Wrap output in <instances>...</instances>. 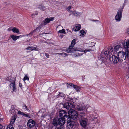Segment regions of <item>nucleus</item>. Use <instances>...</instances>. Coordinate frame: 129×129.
<instances>
[{"mask_svg":"<svg viewBox=\"0 0 129 129\" xmlns=\"http://www.w3.org/2000/svg\"><path fill=\"white\" fill-rule=\"evenodd\" d=\"M63 106L64 108L69 110L72 109L71 108L73 107V105L72 104L68 102H66L64 103L63 105Z\"/></svg>","mask_w":129,"mask_h":129,"instance_id":"obj_13","label":"nucleus"},{"mask_svg":"<svg viewBox=\"0 0 129 129\" xmlns=\"http://www.w3.org/2000/svg\"><path fill=\"white\" fill-rule=\"evenodd\" d=\"M83 54H79L78 53H76V54L75 53L74 54V55H75V57H77L80 56L82 55Z\"/></svg>","mask_w":129,"mask_h":129,"instance_id":"obj_27","label":"nucleus"},{"mask_svg":"<svg viewBox=\"0 0 129 129\" xmlns=\"http://www.w3.org/2000/svg\"><path fill=\"white\" fill-rule=\"evenodd\" d=\"M127 33L128 34H129V29H127Z\"/></svg>","mask_w":129,"mask_h":129,"instance_id":"obj_51","label":"nucleus"},{"mask_svg":"<svg viewBox=\"0 0 129 129\" xmlns=\"http://www.w3.org/2000/svg\"><path fill=\"white\" fill-rule=\"evenodd\" d=\"M81 27V26L80 25H76L74 26L73 30L75 31H78L80 30Z\"/></svg>","mask_w":129,"mask_h":129,"instance_id":"obj_16","label":"nucleus"},{"mask_svg":"<svg viewBox=\"0 0 129 129\" xmlns=\"http://www.w3.org/2000/svg\"><path fill=\"white\" fill-rule=\"evenodd\" d=\"M92 45H93V46L95 45V43H94L93 42H92Z\"/></svg>","mask_w":129,"mask_h":129,"instance_id":"obj_52","label":"nucleus"},{"mask_svg":"<svg viewBox=\"0 0 129 129\" xmlns=\"http://www.w3.org/2000/svg\"><path fill=\"white\" fill-rule=\"evenodd\" d=\"M66 127L68 129H74L75 128V122L70 120H68L67 122Z\"/></svg>","mask_w":129,"mask_h":129,"instance_id":"obj_8","label":"nucleus"},{"mask_svg":"<svg viewBox=\"0 0 129 129\" xmlns=\"http://www.w3.org/2000/svg\"><path fill=\"white\" fill-rule=\"evenodd\" d=\"M75 109H76L78 111H82L81 112H79V113L80 114V113L84 112L85 113L86 112V110H87V109H86L85 107L82 104H80L76 106L75 107Z\"/></svg>","mask_w":129,"mask_h":129,"instance_id":"obj_9","label":"nucleus"},{"mask_svg":"<svg viewBox=\"0 0 129 129\" xmlns=\"http://www.w3.org/2000/svg\"><path fill=\"white\" fill-rule=\"evenodd\" d=\"M71 84H72V83H67V87L69 88L70 86H71Z\"/></svg>","mask_w":129,"mask_h":129,"instance_id":"obj_37","label":"nucleus"},{"mask_svg":"<svg viewBox=\"0 0 129 129\" xmlns=\"http://www.w3.org/2000/svg\"><path fill=\"white\" fill-rule=\"evenodd\" d=\"M20 36H16L14 35H12L10 36L11 38L14 41L16 40L17 39H19Z\"/></svg>","mask_w":129,"mask_h":129,"instance_id":"obj_19","label":"nucleus"},{"mask_svg":"<svg viewBox=\"0 0 129 129\" xmlns=\"http://www.w3.org/2000/svg\"><path fill=\"white\" fill-rule=\"evenodd\" d=\"M6 129H14V127L12 124H10L7 126Z\"/></svg>","mask_w":129,"mask_h":129,"instance_id":"obj_26","label":"nucleus"},{"mask_svg":"<svg viewBox=\"0 0 129 129\" xmlns=\"http://www.w3.org/2000/svg\"><path fill=\"white\" fill-rule=\"evenodd\" d=\"M10 87H12L13 88V90L14 91H15L16 90V88L15 87V85L14 83H12L10 84Z\"/></svg>","mask_w":129,"mask_h":129,"instance_id":"obj_22","label":"nucleus"},{"mask_svg":"<svg viewBox=\"0 0 129 129\" xmlns=\"http://www.w3.org/2000/svg\"><path fill=\"white\" fill-rule=\"evenodd\" d=\"M109 60L111 62H112L114 64L117 63L119 62V60L118 57L114 55H112L110 58Z\"/></svg>","mask_w":129,"mask_h":129,"instance_id":"obj_11","label":"nucleus"},{"mask_svg":"<svg viewBox=\"0 0 129 129\" xmlns=\"http://www.w3.org/2000/svg\"><path fill=\"white\" fill-rule=\"evenodd\" d=\"M63 33L64 34H66V32L65 31V30L64 29H63L62 30H59L58 32V33Z\"/></svg>","mask_w":129,"mask_h":129,"instance_id":"obj_31","label":"nucleus"},{"mask_svg":"<svg viewBox=\"0 0 129 129\" xmlns=\"http://www.w3.org/2000/svg\"><path fill=\"white\" fill-rule=\"evenodd\" d=\"M57 129H65V127L63 126H60L57 128Z\"/></svg>","mask_w":129,"mask_h":129,"instance_id":"obj_34","label":"nucleus"},{"mask_svg":"<svg viewBox=\"0 0 129 129\" xmlns=\"http://www.w3.org/2000/svg\"><path fill=\"white\" fill-rule=\"evenodd\" d=\"M80 113V116L81 118V119L80 121V124L82 127H85L86 126L87 121V120L86 118L84 117L85 116V113L84 112H81Z\"/></svg>","mask_w":129,"mask_h":129,"instance_id":"obj_4","label":"nucleus"},{"mask_svg":"<svg viewBox=\"0 0 129 129\" xmlns=\"http://www.w3.org/2000/svg\"><path fill=\"white\" fill-rule=\"evenodd\" d=\"M18 114H19L20 115H23V113H24L22 112H21L20 111H18Z\"/></svg>","mask_w":129,"mask_h":129,"instance_id":"obj_36","label":"nucleus"},{"mask_svg":"<svg viewBox=\"0 0 129 129\" xmlns=\"http://www.w3.org/2000/svg\"><path fill=\"white\" fill-rule=\"evenodd\" d=\"M70 12H72V14L76 16H80L81 15L80 13L79 12H77L76 11L72 12L71 11Z\"/></svg>","mask_w":129,"mask_h":129,"instance_id":"obj_23","label":"nucleus"},{"mask_svg":"<svg viewBox=\"0 0 129 129\" xmlns=\"http://www.w3.org/2000/svg\"><path fill=\"white\" fill-rule=\"evenodd\" d=\"M19 86L20 87H21V88L22 87V84L21 83H19Z\"/></svg>","mask_w":129,"mask_h":129,"instance_id":"obj_49","label":"nucleus"},{"mask_svg":"<svg viewBox=\"0 0 129 129\" xmlns=\"http://www.w3.org/2000/svg\"><path fill=\"white\" fill-rule=\"evenodd\" d=\"M59 37L61 38H62L63 37V35H60Z\"/></svg>","mask_w":129,"mask_h":129,"instance_id":"obj_50","label":"nucleus"},{"mask_svg":"<svg viewBox=\"0 0 129 129\" xmlns=\"http://www.w3.org/2000/svg\"><path fill=\"white\" fill-rule=\"evenodd\" d=\"M26 80L28 81L29 80V78L27 76L25 75L24 78L23 80L25 81Z\"/></svg>","mask_w":129,"mask_h":129,"instance_id":"obj_30","label":"nucleus"},{"mask_svg":"<svg viewBox=\"0 0 129 129\" xmlns=\"http://www.w3.org/2000/svg\"><path fill=\"white\" fill-rule=\"evenodd\" d=\"M22 115L26 117H29L28 115L25 113H23V114Z\"/></svg>","mask_w":129,"mask_h":129,"instance_id":"obj_39","label":"nucleus"},{"mask_svg":"<svg viewBox=\"0 0 129 129\" xmlns=\"http://www.w3.org/2000/svg\"><path fill=\"white\" fill-rule=\"evenodd\" d=\"M71 86H73L74 88L77 91L80 89V87H79L76 85H75L73 84H71Z\"/></svg>","mask_w":129,"mask_h":129,"instance_id":"obj_25","label":"nucleus"},{"mask_svg":"<svg viewBox=\"0 0 129 129\" xmlns=\"http://www.w3.org/2000/svg\"><path fill=\"white\" fill-rule=\"evenodd\" d=\"M38 8L41 10L44 11L46 10L45 6H44L43 5H42L41 4H39L38 6Z\"/></svg>","mask_w":129,"mask_h":129,"instance_id":"obj_20","label":"nucleus"},{"mask_svg":"<svg viewBox=\"0 0 129 129\" xmlns=\"http://www.w3.org/2000/svg\"><path fill=\"white\" fill-rule=\"evenodd\" d=\"M91 21H99L98 20H92Z\"/></svg>","mask_w":129,"mask_h":129,"instance_id":"obj_46","label":"nucleus"},{"mask_svg":"<svg viewBox=\"0 0 129 129\" xmlns=\"http://www.w3.org/2000/svg\"><path fill=\"white\" fill-rule=\"evenodd\" d=\"M122 44L125 48L129 49V40L122 42Z\"/></svg>","mask_w":129,"mask_h":129,"instance_id":"obj_15","label":"nucleus"},{"mask_svg":"<svg viewBox=\"0 0 129 129\" xmlns=\"http://www.w3.org/2000/svg\"><path fill=\"white\" fill-rule=\"evenodd\" d=\"M3 126L1 124H0V129H2Z\"/></svg>","mask_w":129,"mask_h":129,"instance_id":"obj_47","label":"nucleus"},{"mask_svg":"<svg viewBox=\"0 0 129 129\" xmlns=\"http://www.w3.org/2000/svg\"><path fill=\"white\" fill-rule=\"evenodd\" d=\"M85 33V31L83 30H81L80 31V33H81L80 34V36H82V37H84V34Z\"/></svg>","mask_w":129,"mask_h":129,"instance_id":"obj_29","label":"nucleus"},{"mask_svg":"<svg viewBox=\"0 0 129 129\" xmlns=\"http://www.w3.org/2000/svg\"><path fill=\"white\" fill-rule=\"evenodd\" d=\"M71 8V6H69L68 7V9L69 10H70V9Z\"/></svg>","mask_w":129,"mask_h":129,"instance_id":"obj_44","label":"nucleus"},{"mask_svg":"<svg viewBox=\"0 0 129 129\" xmlns=\"http://www.w3.org/2000/svg\"><path fill=\"white\" fill-rule=\"evenodd\" d=\"M75 44V40L74 39L72 40L71 45L69 46V48L66 51L68 53H72L73 51H79L83 52L84 53H86L87 51H92L91 49H86L85 50H83L82 49H78L75 50L73 48L74 47Z\"/></svg>","mask_w":129,"mask_h":129,"instance_id":"obj_1","label":"nucleus"},{"mask_svg":"<svg viewBox=\"0 0 129 129\" xmlns=\"http://www.w3.org/2000/svg\"><path fill=\"white\" fill-rule=\"evenodd\" d=\"M58 116V117L64 118V119L66 120L71 119L70 116L68 115H67L66 111L64 110H62L59 112V115Z\"/></svg>","mask_w":129,"mask_h":129,"instance_id":"obj_6","label":"nucleus"},{"mask_svg":"<svg viewBox=\"0 0 129 129\" xmlns=\"http://www.w3.org/2000/svg\"><path fill=\"white\" fill-rule=\"evenodd\" d=\"M42 26H40V25L39 26H38V27L36 28V29H35L33 31H32L30 33L28 34L27 35L29 36V35H32V34H33V33L34 32H35L36 30H39L41 28V27H42Z\"/></svg>","mask_w":129,"mask_h":129,"instance_id":"obj_18","label":"nucleus"},{"mask_svg":"<svg viewBox=\"0 0 129 129\" xmlns=\"http://www.w3.org/2000/svg\"><path fill=\"white\" fill-rule=\"evenodd\" d=\"M118 56L119 62H121L123 60H125L126 58H128L129 57V50L126 49L125 50V52L120 51L118 52Z\"/></svg>","mask_w":129,"mask_h":129,"instance_id":"obj_2","label":"nucleus"},{"mask_svg":"<svg viewBox=\"0 0 129 129\" xmlns=\"http://www.w3.org/2000/svg\"><path fill=\"white\" fill-rule=\"evenodd\" d=\"M17 118V116L16 115H14L13 116L10 122V124H13L14 123Z\"/></svg>","mask_w":129,"mask_h":129,"instance_id":"obj_17","label":"nucleus"},{"mask_svg":"<svg viewBox=\"0 0 129 129\" xmlns=\"http://www.w3.org/2000/svg\"><path fill=\"white\" fill-rule=\"evenodd\" d=\"M54 19V17H50L46 18L43 21V22L40 24V26H42L43 25H45L49 23L50 22L53 20Z\"/></svg>","mask_w":129,"mask_h":129,"instance_id":"obj_12","label":"nucleus"},{"mask_svg":"<svg viewBox=\"0 0 129 129\" xmlns=\"http://www.w3.org/2000/svg\"><path fill=\"white\" fill-rule=\"evenodd\" d=\"M36 13L35 14H33L31 15V16H34L35 15H38V12L37 11H36Z\"/></svg>","mask_w":129,"mask_h":129,"instance_id":"obj_38","label":"nucleus"},{"mask_svg":"<svg viewBox=\"0 0 129 129\" xmlns=\"http://www.w3.org/2000/svg\"><path fill=\"white\" fill-rule=\"evenodd\" d=\"M38 50V48H33V50H34L35 51H37Z\"/></svg>","mask_w":129,"mask_h":129,"instance_id":"obj_48","label":"nucleus"},{"mask_svg":"<svg viewBox=\"0 0 129 129\" xmlns=\"http://www.w3.org/2000/svg\"><path fill=\"white\" fill-rule=\"evenodd\" d=\"M128 75L126 76L127 77L129 78V67L128 68Z\"/></svg>","mask_w":129,"mask_h":129,"instance_id":"obj_43","label":"nucleus"},{"mask_svg":"<svg viewBox=\"0 0 129 129\" xmlns=\"http://www.w3.org/2000/svg\"><path fill=\"white\" fill-rule=\"evenodd\" d=\"M35 121L31 119L28 120L27 124V126L30 128L33 127L35 126Z\"/></svg>","mask_w":129,"mask_h":129,"instance_id":"obj_14","label":"nucleus"},{"mask_svg":"<svg viewBox=\"0 0 129 129\" xmlns=\"http://www.w3.org/2000/svg\"><path fill=\"white\" fill-rule=\"evenodd\" d=\"M66 120H67L64 119V118H56L53 119L52 124L54 126H57L58 124L63 126Z\"/></svg>","mask_w":129,"mask_h":129,"instance_id":"obj_3","label":"nucleus"},{"mask_svg":"<svg viewBox=\"0 0 129 129\" xmlns=\"http://www.w3.org/2000/svg\"><path fill=\"white\" fill-rule=\"evenodd\" d=\"M12 31L14 33H19V30L17 28L15 27H13L12 28Z\"/></svg>","mask_w":129,"mask_h":129,"instance_id":"obj_21","label":"nucleus"},{"mask_svg":"<svg viewBox=\"0 0 129 129\" xmlns=\"http://www.w3.org/2000/svg\"><path fill=\"white\" fill-rule=\"evenodd\" d=\"M121 48L120 46L119 45H118L115 46L114 47V50L115 51L117 52L119 50V49Z\"/></svg>","mask_w":129,"mask_h":129,"instance_id":"obj_24","label":"nucleus"},{"mask_svg":"<svg viewBox=\"0 0 129 129\" xmlns=\"http://www.w3.org/2000/svg\"><path fill=\"white\" fill-rule=\"evenodd\" d=\"M33 48H34V47H30L29 46H28L27 48H26V49L27 50H33Z\"/></svg>","mask_w":129,"mask_h":129,"instance_id":"obj_33","label":"nucleus"},{"mask_svg":"<svg viewBox=\"0 0 129 129\" xmlns=\"http://www.w3.org/2000/svg\"><path fill=\"white\" fill-rule=\"evenodd\" d=\"M122 11V9H120L118 11L117 14L115 17V19L117 21H120L121 20Z\"/></svg>","mask_w":129,"mask_h":129,"instance_id":"obj_10","label":"nucleus"},{"mask_svg":"<svg viewBox=\"0 0 129 129\" xmlns=\"http://www.w3.org/2000/svg\"><path fill=\"white\" fill-rule=\"evenodd\" d=\"M55 54H58V55H62L63 56H64V57L65 56H67V55H68V54H66L65 53H56Z\"/></svg>","mask_w":129,"mask_h":129,"instance_id":"obj_28","label":"nucleus"},{"mask_svg":"<svg viewBox=\"0 0 129 129\" xmlns=\"http://www.w3.org/2000/svg\"><path fill=\"white\" fill-rule=\"evenodd\" d=\"M65 94L62 92H59V96L61 97H64L65 96Z\"/></svg>","mask_w":129,"mask_h":129,"instance_id":"obj_32","label":"nucleus"},{"mask_svg":"<svg viewBox=\"0 0 129 129\" xmlns=\"http://www.w3.org/2000/svg\"><path fill=\"white\" fill-rule=\"evenodd\" d=\"M68 114L71 118L73 120L77 119L78 118V113L76 111L73 109H70L68 111Z\"/></svg>","mask_w":129,"mask_h":129,"instance_id":"obj_5","label":"nucleus"},{"mask_svg":"<svg viewBox=\"0 0 129 129\" xmlns=\"http://www.w3.org/2000/svg\"><path fill=\"white\" fill-rule=\"evenodd\" d=\"M18 114H19L20 115H23V113H24L22 112H21L20 111H18Z\"/></svg>","mask_w":129,"mask_h":129,"instance_id":"obj_35","label":"nucleus"},{"mask_svg":"<svg viewBox=\"0 0 129 129\" xmlns=\"http://www.w3.org/2000/svg\"><path fill=\"white\" fill-rule=\"evenodd\" d=\"M14 111L15 110L14 109H12L11 110V111L12 112H14L13 114H15V113H16V112H14Z\"/></svg>","mask_w":129,"mask_h":129,"instance_id":"obj_45","label":"nucleus"},{"mask_svg":"<svg viewBox=\"0 0 129 129\" xmlns=\"http://www.w3.org/2000/svg\"><path fill=\"white\" fill-rule=\"evenodd\" d=\"M23 107H25V108L24 109L26 110H27V107L26 106V105L25 104H23Z\"/></svg>","mask_w":129,"mask_h":129,"instance_id":"obj_41","label":"nucleus"},{"mask_svg":"<svg viewBox=\"0 0 129 129\" xmlns=\"http://www.w3.org/2000/svg\"><path fill=\"white\" fill-rule=\"evenodd\" d=\"M45 56L47 58H49V54L46 53H45Z\"/></svg>","mask_w":129,"mask_h":129,"instance_id":"obj_42","label":"nucleus"},{"mask_svg":"<svg viewBox=\"0 0 129 129\" xmlns=\"http://www.w3.org/2000/svg\"><path fill=\"white\" fill-rule=\"evenodd\" d=\"M108 50L105 51L104 54L107 58L109 59L111 57V56L112 55V53H113L114 49L113 48L111 47H108Z\"/></svg>","mask_w":129,"mask_h":129,"instance_id":"obj_7","label":"nucleus"},{"mask_svg":"<svg viewBox=\"0 0 129 129\" xmlns=\"http://www.w3.org/2000/svg\"><path fill=\"white\" fill-rule=\"evenodd\" d=\"M12 27H10V28H9L7 29V30L8 31H12Z\"/></svg>","mask_w":129,"mask_h":129,"instance_id":"obj_40","label":"nucleus"}]
</instances>
